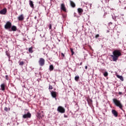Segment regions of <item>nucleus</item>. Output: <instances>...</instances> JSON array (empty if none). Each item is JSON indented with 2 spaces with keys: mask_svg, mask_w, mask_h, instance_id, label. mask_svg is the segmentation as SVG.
Instances as JSON below:
<instances>
[{
  "mask_svg": "<svg viewBox=\"0 0 126 126\" xmlns=\"http://www.w3.org/2000/svg\"><path fill=\"white\" fill-rule=\"evenodd\" d=\"M61 9L64 11V12H66V8H65V5H64V3H63L61 4Z\"/></svg>",
  "mask_w": 126,
  "mask_h": 126,
  "instance_id": "nucleus-8",
  "label": "nucleus"
},
{
  "mask_svg": "<svg viewBox=\"0 0 126 126\" xmlns=\"http://www.w3.org/2000/svg\"><path fill=\"white\" fill-rule=\"evenodd\" d=\"M11 30H9V31H16L17 30V28L15 26H11Z\"/></svg>",
  "mask_w": 126,
  "mask_h": 126,
  "instance_id": "nucleus-13",
  "label": "nucleus"
},
{
  "mask_svg": "<svg viewBox=\"0 0 126 126\" xmlns=\"http://www.w3.org/2000/svg\"><path fill=\"white\" fill-rule=\"evenodd\" d=\"M51 93L53 98H57V92L52 91Z\"/></svg>",
  "mask_w": 126,
  "mask_h": 126,
  "instance_id": "nucleus-12",
  "label": "nucleus"
},
{
  "mask_svg": "<svg viewBox=\"0 0 126 126\" xmlns=\"http://www.w3.org/2000/svg\"><path fill=\"white\" fill-rule=\"evenodd\" d=\"M0 90H2V91H4L5 90V84L3 83L1 84Z\"/></svg>",
  "mask_w": 126,
  "mask_h": 126,
  "instance_id": "nucleus-10",
  "label": "nucleus"
},
{
  "mask_svg": "<svg viewBox=\"0 0 126 126\" xmlns=\"http://www.w3.org/2000/svg\"><path fill=\"white\" fill-rule=\"evenodd\" d=\"M8 110H9V111H10V108H8Z\"/></svg>",
  "mask_w": 126,
  "mask_h": 126,
  "instance_id": "nucleus-37",
  "label": "nucleus"
},
{
  "mask_svg": "<svg viewBox=\"0 0 126 126\" xmlns=\"http://www.w3.org/2000/svg\"><path fill=\"white\" fill-rule=\"evenodd\" d=\"M24 63H25V62L23 61H21L19 62V65L22 66L23 65V64H24Z\"/></svg>",
  "mask_w": 126,
  "mask_h": 126,
  "instance_id": "nucleus-23",
  "label": "nucleus"
},
{
  "mask_svg": "<svg viewBox=\"0 0 126 126\" xmlns=\"http://www.w3.org/2000/svg\"><path fill=\"white\" fill-rule=\"evenodd\" d=\"M79 76H76L75 77V81H78V80H79Z\"/></svg>",
  "mask_w": 126,
  "mask_h": 126,
  "instance_id": "nucleus-22",
  "label": "nucleus"
},
{
  "mask_svg": "<svg viewBox=\"0 0 126 126\" xmlns=\"http://www.w3.org/2000/svg\"><path fill=\"white\" fill-rule=\"evenodd\" d=\"M57 111L59 113H61V114H63L65 113V109L63 108V106H59L57 108Z\"/></svg>",
  "mask_w": 126,
  "mask_h": 126,
  "instance_id": "nucleus-3",
  "label": "nucleus"
},
{
  "mask_svg": "<svg viewBox=\"0 0 126 126\" xmlns=\"http://www.w3.org/2000/svg\"><path fill=\"white\" fill-rule=\"evenodd\" d=\"M122 56V53H121V50H115L113 52V55H111V57L113 58V62H117L119 60V57Z\"/></svg>",
  "mask_w": 126,
  "mask_h": 126,
  "instance_id": "nucleus-1",
  "label": "nucleus"
},
{
  "mask_svg": "<svg viewBox=\"0 0 126 126\" xmlns=\"http://www.w3.org/2000/svg\"><path fill=\"white\" fill-rule=\"evenodd\" d=\"M112 113L113 114V115H114L115 117H118V112H117L116 110L113 109L112 110Z\"/></svg>",
  "mask_w": 126,
  "mask_h": 126,
  "instance_id": "nucleus-11",
  "label": "nucleus"
},
{
  "mask_svg": "<svg viewBox=\"0 0 126 126\" xmlns=\"http://www.w3.org/2000/svg\"><path fill=\"white\" fill-rule=\"evenodd\" d=\"M38 63L40 66H43L45 65V59L44 58H40Z\"/></svg>",
  "mask_w": 126,
  "mask_h": 126,
  "instance_id": "nucleus-5",
  "label": "nucleus"
},
{
  "mask_svg": "<svg viewBox=\"0 0 126 126\" xmlns=\"http://www.w3.org/2000/svg\"><path fill=\"white\" fill-rule=\"evenodd\" d=\"M87 68H88L87 66H85V69H87Z\"/></svg>",
  "mask_w": 126,
  "mask_h": 126,
  "instance_id": "nucleus-35",
  "label": "nucleus"
},
{
  "mask_svg": "<svg viewBox=\"0 0 126 126\" xmlns=\"http://www.w3.org/2000/svg\"><path fill=\"white\" fill-rule=\"evenodd\" d=\"M5 79H6V80H8V79H9V77H8V75H6L5 76Z\"/></svg>",
  "mask_w": 126,
  "mask_h": 126,
  "instance_id": "nucleus-28",
  "label": "nucleus"
},
{
  "mask_svg": "<svg viewBox=\"0 0 126 126\" xmlns=\"http://www.w3.org/2000/svg\"><path fill=\"white\" fill-rule=\"evenodd\" d=\"M80 65H82V62L80 63Z\"/></svg>",
  "mask_w": 126,
  "mask_h": 126,
  "instance_id": "nucleus-36",
  "label": "nucleus"
},
{
  "mask_svg": "<svg viewBox=\"0 0 126 126\" xmlns=\"http://www.w3.org/2000/svg\"><path fill=\"white\" fill-rule=\"evenodd\" d=\"M78 12L80 14V13H82L83 12V9L81 8H78Z\"/></svg>",
  "mask_w": 126,
  "mask_h": 126,
  "instance_id": "nucleus-18",
  "label": "nucleus"
},
{
  "mask_svg": "<svg viewBox=\"0 0 126 126\" xmlns=\"http://www.w3.org/2000/svg\"><path fill=\"white\" fill-rule=\"evenodd\" d=\"M49 70L50 71H53V70H54V65L52 64L49 66Z\"/></svg>",
  "mask_w": 126,
  "mask_h": 126,
  "instance_id": "nucleus-19",
  "label": "nucleus"
},
{
  "mask_svg": "<svg viewBox=\"0 0 126 126\" xmlns=\"http://www.w3.org/2000/svg\"><path fill=\"white\" fill-rule=\"evenodd\" d=\"M29 52L31 54H32V53H33V47H31L30 48H29Z\"/></svg>",
  "mask_w": 126,
  "mask_h": 126,
  "instance_id": "nucleus-20",
  "label": "nucleus"
},
{
  "mask_svg": "<svg viewBox=\"0 0 126 126\" xmlns=\"http://www.w3.org/2000/svg\"><path fill=\"white\" fill-rule=\"evenodd\" d=\"M64 118H67V116L65 115V114L64 115Z\"/></svg>",
  "mask_w": 126,
  "mask_h": 126,
  "instance_id": "nucleus-34",
  "label": "nucleus"
},
{
  "mask_svg": "<svg viewBox=\"0 0 126 126\" xmlns=\"http://www.w3.org/2000/svg\"><path fill=\"white\" fill-rule=\"evenodd\" d=\"M70 4L71 6H72V7H73V8L75 7V3L73 1L70 0Z\"/></svg>",
  "mask_w": 126,
  "mask_h": 126,
  "instance_id": "nucleus-16",
  "label": "nucleus"
},
{
  "mask_svg": "<svg viewBox=\"0 0 126 126\" xmlns=\"http://www.w3.org/2000/svg\"><path fill=\"white\" fill-rule=\"evenodd\" d=\"M6 55L8 57L9 60H10V54H9V53H8V52L7 51H6Z\"/></svg>",
  "mask_w": 126,
  "mask_h": 126,
  "instance_id": "nucleus-21",
  "label": "nucleus"
},
{
  "mask_svg": "<svg viewBox=\"0 0 126 126\" xmlns=\"http://www.w3.org/2000/svg\"><path fill=\"white\" fill-rule=\"evenodd\" d=\"M113 102L117 107H119L120 109L123 110V104L121 103V101L118 100L117 98H114L113 99Z\"/></svg>",
  "mask_w": 126,
  "mask_h": 126,
  "instance_id": "nucleus-2",
  "label": "nucleus"
},
{
  "mask_svg": "<svg viewBox=\"0 0 126 126\" xmlns=\"http://www.w3.org/2000/svg\"><path fill=\"white\" fill-rule=\"evenodd\" d=\"M29 4L32 8H34V3H33V1L30 0L29 1Z\"/></svg>",
  "mask_w": 126,
  "mask_h": 126,
  "instance_id": "nucleus-14",
  "label": "nucleus"
},
{
  "mask_svg": "<svg viewBox=\"0 0 126 126\" xmlns=\"http://www.w3.org/2000/svg\"><path fill=\"white\" fill-rule=\"evenodd\" d=\"M11 23L9 21H8L6 23V24L4 25V28L6 30H8V29H10V28H11Z\"/></svg>",
  "mask_w": 126,
  "mask_h": 126,
  "instance_id": "nucleus-4",
  "label": "nucleus"
},
{
  "mask_svg": "<svg viewBox=\"0 0 126 126\" xmlns=\"http://www.w3.org/2000/svg\"><path fill=\"white\" fill-rule=\"evenodd\" d=\"M49 29H50V30L52 29V24H49Z\"/></svg>",
  "mask_w": 126,
  "mask_h": 126,
  "instance_id": "nucleus-31",
  "label": "nucleus"
},
{
  "mask_svg": "<svg viewBox=\"0 0 126 126\" xmlns=\"http://www.w3.org/2000/svg\"><path fill=\"white\" fill-rule=\"evenodd\" d=\"M18 19L19 21H23L24 20V16H23V14L20 15L18 17Z\"/></svg>",
  "mask_w": 126,
  "mask_h": 126,
  "instance_id": "nucleus-9",
  "label": "nucleus"
},
{
  "mask_svg": "<svg viewBox=\"0 0 126 126\" xmlns=\"http://www.w3.org/2000/svg\"><path fill=\"white\" fill-rule=\"evenodd\" d=\"M116 76L118 78H120V80H122V81H124V77H123V76H120L119 75H117Z\"/></svg>",
  "mask_w": 126,
  "mask_h": 126,
  "instance_id": "nucleus-17",
  "label": "nucleus"
},
{
  "mask_svg": "<svg viewBox=\"0 0 126 126\" xmlns=\"http://www.w3.org/2000/svg\"><path fill=\"white\" fill-rule=\"evenodd\" d=\"M6 12H7V9L6 8H4L2 10H0V14H2V15L6 14Z\"/></svg>",
  "mask_w": 126,
  "mask_h": 126,
  "instance_id": "nucleus-7",
  "label": "nucleus"
},
{
  "mask_svg": "<svg viewBox=\"0 0 126 126\" xmlns=\"http://www.w3.org/2000/svg\"><path fill=\"white\" fill-rule=\"evenodd\" d=\"M49 90H52V89H53V86L49 85Z\"/></svg>",
  "mask_w": 126,
  "mask_h": 126,
  "instance_id": "nucleus-26",
  "label": "nucleus"
},
{
  "mask_svg": "<svg viewBox=\"0 0 126 126\" xmlns=\"http://www.w3.org/2000/svg\"><path fill=\"white\" fill-rule=\"evenodd\" d=\"M119 95H122V94H123V93L119 92Z\"/></svg>",
  "mask_w": 126,
  "mask_h": 126,
  "instance_id": "nucleus-33",
  "label": "nucleus"
},
{
  "mask_svg": "<svg viewBox=\"0 0 126 126\" xmlns=\"http://www.w3.org/2000/svg\"><path fill=\"white\" fill-rule=\"evenodd\" d=\"M4 111H5L6 112H8V108L7 107H5L4 109Z\"/></svg>",
  "mask_w": 126,
  "mask_h": 126,
  "instance_id": "nucleus-29",
  "label": "nucleus"
},
{
  "mask_svg": "<svg viewBox=\"0 0 126 126\" xmlns=\"http://www.w3.org/2000/svg\"><path fill=\"white\" fill-rule=\"evenodd\" d=\"M99 37H100V35H99V34H96L95 36V38L96 39H97V38H99Z\"/></svg>",
  "mask_w": 126,
  "mask_h": 126,
  "instance_id": "nucleus-27",
  "label": "nucleus"
},
{
  "mask_svg": "<svg viewBox=\"0 0 126 126\" xmlns=\"http://www.w3.org/2000/svg\"><path fill=\"white\" fill-rule=\"evenodd\" d=\"M103 75L105 76V77H107V76H108V72H105Z\"/></svg>",
  "mask_w": 126,
  "mask_h": 126,
  "instance_id": "nucleus-25",
  "label": "nucleus"
},
{
  "mask_svg": "<svg viewBox=\"0 0 126 126\" xmlns=\"http://www.w3.org/2000/svg\"><path fill=\"white\" fill-rule=\"evenodd\" d=\"M61 56H62V57H63V58H64V54H63V53H62Z\"/></svg>",
  "mask_w": 126,
  "mask_h": 126,
  "instance_id": "nucleus-32",
  "label": "nucleus"
},
{
  "mask_svg": "<svg viewBox=\"0 0 126 126\" xmlns=\"http://www.w3.org/2000/svg\"><path fill=\"white\" fill-rule=\"evenodd\" d=\"M87 101L88 103V104H90V105H91V104H92V99H91L90 98L88 97L87 99Z\"/></svg>",
  "mask_w": 126,
  "mask_h": 126,
  "instance_id": "nucleus-15",
  "label": "nucleus"
},
{
  "mask_svg": "<svg viewBox=\"0 0 126 126\" xmlns=\"http://www.w3.org/2000/svg\"><path fill=\"white\" fill-rule=\"evenodd\" d=\"M38 118H39V119H40V118H42V116H41V114H38L37 115Z\"/></svg>",
  "mask_w": 126,
  "mask_h": 126,
  "instance_id": "nucleus-30",
  "label": "nucleus"
},
{
  "mask_svg": "<svg viewBox=\"0 0 126 126\" xmlns=\"http://www.w3.org/2000/svg\"><path fill=\"white\" fill-rule=\"evenodd\" d=\"M70 50L71 51V53H72V56H73V55H74V52L73 51V49L72 48H70Z\"/></svg>",
  "mask_w": 126,
  "mask_h": 126,
  "instance_id": "nucleus-24",
  "label": "nucleus"
},
{
  "mask_svg": "<svg viewBox=\"0 0 126 126\" xmlns=\"http://www.w3.org/2000/svg\"><path fill=\"white\" fill-rule=\"evenodd\" d=\"M31 113L28 112L27 114H25L23 115V119H30L31 118Z\"/></svg>",
  "mask_w": 126,
  "mask_h": 126,
  "instance_id": "nucleus-6",
  "label": "nucleus"
}]
</instances>
